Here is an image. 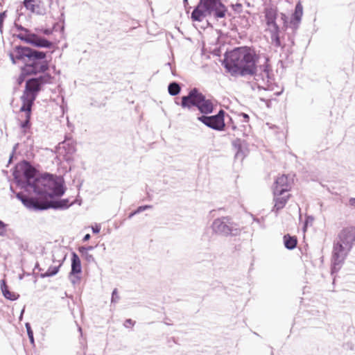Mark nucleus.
I'll list each match as a JSON object with an SVG mask.
<instances>
[{
  "mask_svg": "<svg viewBox=\"0 0 355 355\" xmlns=\"http://www.w3.org/2000/svg\"><path fill=\"white\" fill-rule=\"evenodd\" d=\"M226 69L232 76L253 75L257 58L253 50L247 46L236 48L227 55Z\"/></svg>",
  "mask_w": 355,
  "mask_h": 355,
  "instance_id": "nucleus-1",
  "label": "nucleus"
},
{
  "mask_svg": "<svg viewBox=\"0 0 355 355\" xmlns=\"http://www.w3.org/2000/svg\"><path fill=\"white\" fill-rule=\"evenodd\" d=\"M52 76L49 73H44L37 78H30L26 82L25 89L21 96L22 105L20 111L25 112V119L21 123L22 128L30 126V119L32 106L42 87L51 82Z\"/></svg>",
  "mask_w": 355,
  "mask_h": 355,
  "instance_id": "nucleus-2",
  "label": "nucleus"
},
{
  "mask_svg": "<svg viewBox=\"0 0 355 355\" xmlns=\"http://www.w3.org/2000/svg\"><path fill=\"white\" fill-rule=\"evenodd\" d=\"M16 58L26 60V64L22 68L24 73L37 74L44 73L49 69V62L46 60V53L30 47L17 46L15 47Z\"/></svg>",
  "mask_w": 355,
  "mask_h": 355,
  "instance_id": "nucleus-3",
  "label": "nucleus"
},
{
  "mask_svg": "<svg viewBox=\"0 0 355 355\" xmlns=\"http://www.w3.org/2000/svg\"><path fill=\"white\" fill-rule=\"evenodd\" d=\"M33 190L34 193L43 198H51L62 196L65 191L63 179L52 175L40 177L35 182Z\"/></svg>",
  "mask_w": 355,
  "mask_h": 355,
  "instance_id": "nucleus-4",
  "label": "nucleus"
},
{
  "mask_svg": "<svg viewBox=\"0 0 355 355\" xmlns=\"http://www.w3.org/2000/svg\"><path fill=\"white\" fill-rule=\"evenodd\" d=\"M180 105L182 108L188 110L196 107L203 114H211L214 110L212 101L206 98L205 96L197 88L191 89L188 95L182 97Z\"/></svg>",
  "mask_w": 355,
  "mask_h": 355,
  "instance_id": "nucleus-5",
  "label": "nucleus"
},
{
  "mask_svg": "<svg viewBox=\"0 0 355 355\" xmlns=\"http://www.w3.org/2000/svg\"><path fill=\"white\" fill-rule=\"evenodd\" d=\"M211 227L214 233L224 236H236L241 232L239 225L228 216L214 219Z\"/></svg>",
  "mask_w": 355,
  "mask_h": 355,
  "instance_id": "nucleus-6",
  "label": "nucleus"
},
{
  "mask_svg": "<svg viewBox=\"0 0 355 355\" xmlns=\"http://www.w3.org/2000/svg\"><path fill=\"white\" fill-rule=\"evenodd\" d=\"M351 250V248L337 240L334 242L332 252L331 270L333 272L340 269V266L344 262Z\"/></svg>",
  "mask_w": 355,
  "mask_h": 355,
  "instance_id": "nucleus-7",
  "label": "nucleus"
},
{
  "mask_svg": "<svg viewBox=\"0 0 355 355\" xmlns=\"http://www.w3.org/2000/svg\"><path fill=\"white\" fill-rule=\"evenodd\" d=\"M303 15V6L302 4L301 1H299L295 8V10L292 14L290 21H288V17L286 14L282 12L280 13L281 20L283 22L284 27L285 28H291L293 31H295L298 28L299 25L301 22L302 17Z\"/></svg>",
  "mask_w": 355,
  "mask_h": 355,
  "instance_id": "nucleus-8",
  "label": "nucleus"
},
{
  "mask_svg": "<svg viewBox=\"0 0 355 355\" xmlns=\"http://www.w3.org/2000/svg\"><path fill=\"white\" fill-rule=\"evenodd\" d=\"M200 2L208 15L213 14L216 18L225 17L227 9L220 0H200Z\"/></svg>",
  "mask_w": 355,
  "mask_h": 355,
  "instance_id": "nucleus-9",
  "label": "nucleus"
},
{
  "mask_svg": "<svg viewBox=\"0 0 355 355\" xmlns=\"http://www.w3.org/2000/svg\"><path fill=\"white\" fill-rule=\"evenodd\" d=\"M253 75H254V80L259 89L265 90L268 89L272 80L267 64L261 66L259 70L256 69Z\"/></svg>",
  "mask_w": 355,
  "mask_h": 355,
  "instance_id": "nucleus-10",
  "label": "nucleus"
},
{
  "mask_svg": "<svg viewBox=\"0 0 355 355\" xmlns=\"http://www.w3.org/2000/svg\"><path fill=\"white\" fill-rule=\"evenodd\" d=\"M225 112L220 110L218 113L214 116H200L198 120L203 123L205 125L216 130H222L225 127L224 121Z\"/></svg>",
  "mask_w": 355,
  "mask_h": 355,
  "instance_id": "nucleus-11",
  "label": "nucleus"
},
{
  "mask_svg": "<svg viewBox=\"0 0 355 355\" xmlns=\"http://www.w3.org/2000/svg\"><path fill=\"white\" fill-rule=\"evenodd\" d=\"M291 188V182L288 180V176L282 175L278 177L273 187V194L284 195L288 193Z\"/></svg>",
  "mask_w": 355,
  "mask_h": 355,
  "instance_id": "nucleus-12",
  "label": "nucleus"
},
{
  "mask_svg": "<svg viewBox=\"0 0 355 355\" xmlns=\"http://www.w3.org/2000/svg\"><path fill=\"white\" fill-rule=\"evenodd\" d=\"M21 168L26 181V186L33 189L35 182L40 178L36 175V170L27 162L21 165Z\"/></svg>",
  "mask_w": 355,
  "mask_h": 355,
  "instance_id": "nucleus-13",
  "label": "nucleus"
},
{
  "mask_svg": "<svg viewBox=\"0 0 355 355\" xmlns=\"http://www.w3.org/2000/svg\"><path fill=\"white\" fill-rule=\"evenodd\" d=\"M76 151V145L71 139L65 140L59 144L58 153L60 155H63L65 160L67 162L73 159V155Z\"/></svg>",
  "mask_w": 355,
  "mask_h": 355,
  "instance_id": "nucleus-14",
  "label": "nucleus"
},
{
  "mask_svg": "<svg viewBox=\"0 0 355 355\" xmlns=\"http://www.w3.org/2000/svg\"><path fill=\"white\" fill-rule=\"evenodd\" d=\"M16 197L21 200L23 205L30 209L34 210H45L46 206H42V202L33 198H28L22 193H17Z\"/></svg>",
  "mask_w": 355,
  "mask_h": 355,
  "instance_id": "nucleus-15",
  "label": "nucleus"
},
{
  "mask_svg": "<svg viewBox=\"0 0 355 355\" xmlns=\"http://www.w3.org/2000/svg\"><path fill=\"white\" fill-rule=\"evenodd\" d=\"M336 240L352 249L355 243V230L352 227L343 230Z\"/></svg>",
  "mask_w": 355,
  "mask_h": 355,
  "instance_id": "nucleus-16",
  "label": "nucleus"
},
{
  "mask_svg": "<svg viewBox=\"0 0 355 355\" xmlns=\"http://www.w3.org/2000/svg\"><path fill=\"white\" fill-rule=\"evenodd\" d=\"M73 204V202H69L68 199H62L51 202H42V206L47 207L46 209L49 208H53L55 209H66Z\"/></svg>",
  "mask_w": 355,
  "mask_h": 355,
  "instance_id": "nucleus-17",
  "label": "nucleus"
},
{
  "mask_svg": "<svg viewBox=\"0 0 355 355\" xmlns=\"http://www.w3.org/2000/svg\"><path fill=\"white\" fill-rule=\"evenodd\" d=\"M28 44H31L36 47L40 48H51L53 43L45 38L40 37L35 33L31 34V38L28 40Z\"/></svg>",
  "mask_w": 355,
  "mask_h": 355,
  "instance_id": "nucleus-18",
  "label": "nucleus"
},
{
  "mask_svg": "<svg viewBox=\"0 0 355 355\" xmlns=\"http://www.w3.org/2000/svg\"><path fill=\"white\" fill-rule=\"evenodd\" d=\"M265 19L268 28L278 26L276 23L277 17V10L272 8L265 9Z\"/></svg>",
  "mask_w": 355,
  "mask_h": 355,
  "instance_id": "nucleus-19",
  "label": "nucleus"
},
{
  "mask_svg": "<svg viewBox=\"0 0 355 355\" xmlns=\"http://www.w3.org/2000/svg\"><path fill=\"white\" fill-rule=\"evenodd\" d=\"M273 196L275 205L272 209V211L277 212L279 210L283 209L285 207L288 198H290V195L288 193H284V195L273 194Z\"/></svg>",
  "mask_w": 355,
  "mask_h": 355,
  "instance_id": "nucleus-20",
  "label": "nucleus"
},
{
  "mask_svg": "<svg viewBox=\"0 0 355 355\" xmlns=\"http://www.w3.org/2000/svg\"><path fill=\"white\" fill-rule=\"evenodd\" d=\"M207 15V12L205 11L202 5H200V2L199 1L198 6L193 10L191 17L193 21H202Z\"/></svg>",
  "mask_w": 355,
  "mask_h": 355,
  "instance_id": "nucleus-21",
  "label": "nucleus"
},
{
  "mask_svg": "<svg viewBox=\"0 0 355 355\" xmlns=\"http://www.w3.org/2000/svg\"><path fill=\"white\" fill-rule=\"evenodd\" d=\"M272 44L276 47L283 46L280 40L279 26L268 28Z\"/></svg>",
  "mask_w": 355,
  "mask_h": 355,
  "instance_id": "nucleus-22",
  "label": "nucleus"
},
{
  "mask_svg": "<svg viewBox=\"0 0 355 355\" xmlns=\"http://www.w3.org/2000/svg\"><path fill=\"white\" fill-rule=\"evenodd\" d=\"M71 275H78L82 272L81 262L79 257L76 252L71 254Z\"/></svg>",
  "mask_w": 355,
  "mask_h": 355,
  "instance_id": "nucleus-23",
  "label": "nucleus"
},
{
  "mask_svg": "<svg viewBox=\"0 0 355 355\" xmlns=\"http://www.w3.org/2000/svg\"><path fill=\"white\" fill-rule=\"evenodd\" d=\"M1 290L3 293V295L8 300L13 301L16 300L19 297L18 294L13 292H10L8 290V287L6 285V281L4 279H2L1 281Z\"/></svg>",
  "mask_w": 355,
  "mask_h": 355,
  "instance_id": "nucleus-24",
  "label": "nucleus"
},
{
  "mask_svg": "<svg viewBox=\"0 0 355 355\" xmlns=\"http://www.w3.org/2000/svg\"><path fill=\"white\" fill-rule=\"evenodd\" d=\"M297 239L295 236H291L289 234H286L284 236V243L285 248L288 250L294 249L297 245Z\"/></svg>",
  "mask_w": 355,
  "mask_h": 355,
  "instance_id": "nucleus-25",
  "label": "nucleus"
},
{
  "mask_svg": "<svg viewBox=\"0 0 355 355\" xmlns=\"http://www.w3.org/2000/svg\"><path fill=\"white\" fill-rule=\"evenodd\" d=\"M60 266H61V263H60L57 266H51L46 272L40 273V277L45 278V277H52V276L55 275L58 272Z\"/></svg>",
  "mask_w": 355,
  "mask_h": 355,
  "instance_id": "nucleus-26",
  "label": "nucleus"
},
{
  "mask_svg": "<svg viewBox=\"0 0 355 355\" xmlns=\"http://www.w3.org/2000/svg\"><path fill=\"white\" fill-rule=\"evenodd\" d=\"M181 88L176 82L171 83L168 87V91L170 95L176 96L180 92Z\"/></svg>",
  "mask_w": 355,
  "mask_h": 355,
  "instance_id": "nucleus-27",
  "label": "nucleus"
},
{
  "mask_svg": "<svg viewBox=\"0 0 355 355\" xmlns=\"http://www.w3.org/2000/svg\"><path fill=\"white\" fill-rule=\"evenodd\" d=\"M78 250L81 253L83 259H85L87 262L91 263L94 261V257L92 254H89L88 252H86L85 247H80Z\"/></svg>",
  "mask_w": 355,
  "mask_h": 355,
  "instance_id": "nucleus-28",
  "label": "nucleus"
},
{
  "mask_svg": "<svg viewBox=\"0 0 355 355\" xmlns=\"http://www.w3.org/2000/svg\"><path fill=\"white\" fill-rule=\"evenodd\" d=\"M26 331H27V334H28V338L30 340V342L32 343V344H34V337H33V332L31 329V325L29 323H26Z\"/></svg>",
  "mask_w": 355,
  "mask_h": 355,
  "instance_id": "nucleus-29",
  "label": "nucleus"
},
{
  "mask_svg": "<svg viewBox=\"0 0 355 355\" xmlns=\"http://www.w3.org/2000/svg\"><path fill=\"white\" fill-rule=\"evenodd\" d=\"M34 0H24V5L26 8V9L31 10V12H34L35 9V5L33 3Z\"/></svg>",
  "mask_w": 355,
  "mask_h": 355,
  "instance_id": "nucleus-30",
  "label": "nucleus"
},
{
  "mask_svg": "<svg viewBox=\"0 0 355 355\" xmlns=\"http://www.w3.org/2000/svg\"><path fill=\"white\" fill-rule=\"evenodd\" d=\"M69 279L72 284L75 285L80 282V277L78 275H71V272L69 273Z\"/></svg>",
  "mask_w": 355,
  "mask_h": 355,
  "instance_id": "nucleus-31",
  "label": "nucleus"
},
{
  "mask_svg": "<svg viewBox=\"0 0 355 355\" xmlns=\"http://www.w3.org/2000/svg\"><path fill=\"white\" fill-rule=\"evenodd\" d=\"M119 300V296L118 295V291L116 288H114L112 293L111 303H116Z\"/></svg>",
  "mask_w": 355,
  "mask_h": 355,
  "instance_id": "nucleus-32",
  "label": "nucleus"
},
{
  "mask_svg": "<svg viewBox=\"0 0 355 355\" xmlns=\"http://www.w3.org/2000/svg\"><path fill=\"white\" fill-rule=\"evenodd\" d=\"M27 34L26 35H23V34H19L17 35V37L19 39H20L22 41H24L26 42V43H28V40H30L31 38V33H26Z\"/></svg>",
  "mask_w": 355,
  "mask_h": 355,
  "instance_id": "nucleus-33",
  "label": "nucleus"
},
{
  "mask_svg": "<svg viewBox=\"0 0 355 355\" xmlns=\"http://www.w3.org/2000/svg\"><path fill=\"white\" fill-rule=\"evenodd\" d=\"M7 226L2 220H0V236H4L6 235L5 228Z\"/></svg>",
  "mask_w": 355,
  "mask_h": 355,
  "instance_id": "nucleus-34",
  "label": "nucleus"
},
{
  "mask_svg": "<svg viewBox=\"0 0 355 355\" xmlns=\"http://www.w3.org/2000/svg\"><path fill=\"white\" fill-rule=\"evenodd\" d=\"M152 208V206L151 205H144V206H140L136 210H135V213H137V214H139L146 209H151Z\"/></svg>",
  "mask_w": 355,
  "mask_h": 355,
  "instance_id": "nucleus-35",
  "label": "nucleus"
},
{
  "mask_svg": "<svg viewBox=\"0 0 355 355\" xmlns=\"http://www.w3.org/2000/svg\"><path fill=\"white\" fill-rule=\"evenodd\" d=\"M6 12H3L0 13V32H2L3 28V22L4 19L6 18Z\"/></svg>",
  "mask_w": 355,
  "mask_h": 355,
  "instance_id": "nucleus-36",
  "label": "nucleus"
},
{
  "mask_svg": "<svg viewBox=\"0 0 355 355\" xmlns=\"http://www.w3.org/2000/svg\"><path fill=\"white\" fill-rule=\"evenodd\" d=\"M26 75H28V74L27 73H24L23 71H21V75L17 78V82H18L19 85H21L24 82V77H25Z\"/></svg>",
  "mask_w": 355,
  "mask_h": 355,
  "instance_id": "nucleus-37",
  "label": "nucleus"
},
{
  "mask_svg": "<svg viewBox=\"0 0 355 355\" xmlns=\"http://www.w3.org/2000/svg\"><path fill=\"white\" fill-rule=\"evenodd\" d=\"M15 27L18 30V31H24L26 33H28V30L26 28H24L21 25H19V24H15Z\"/></svg>",
  "mask_w": 355,
  "mask_h": 355,
  "instance_id": "nucleus-38",
  "label": "nucleus"
},
{
  "mask_svg": "<svg viewBox=\"0 0 355 355\" xmlns=\"http://www.w3.org/2000/svg\"><path fill=\"white\" fill-rule=\"evenodd\" d=\"M15 53H16V52L15 51ZM9 57L12 61V64H16V60H18L17 58H16V54H14L12 53H9Z\"/></svg>",
  "mask_w": 355,
  "mask_h": 355,
  "instance_id": "nucleus-39",
  "label": "nucleus"
},
{
  "mask_svg": "<svg viewBox=\"0 0 355 355\" xmlns=\"http://www.w3.org/2000/svg\"><path fill=\"white\" fill-rule=\"evenodd\" d=\"M135 324V322H133L131 319H127L125 321V327H128L129 325H134Z\"/></svg>",
  "mask_w": 355,
  "mask_h": 355,
  "instance_id": "nucleus-40",
  "label": "nucleus"
},
{
  "mask_svg": "<svg viewBox=\"0 0 355 355\" xmlns=\"http://www.w3.org/2000/svg\"><path fill=\"white\" fill-rule=\"evenodd\" d=\"M101 230V227H98V226H96V227H92V232L94 233V234H97L100 232Z\"/></svg>",
  "mask_w": 355,
  "mask_h": 355,
  "instance_id": "nucleus-41",
  "label": "nucleus"
},
{
  "mask_svg": "<svg viewBox=\"0 0 355 355\" xmlns=\"http://www.w3.org/2000/svg\"><path fill=\"white\" fill-rule=\"evenodd\" d=\"M349 205L355 207V198H352L349 200Z\"/></svg>",
  "mask_w": 355,
  "mask_h": 355,
  "instance_id": "nucleus-42",
  "label": "nucleus"
},
{
  "mask_svg": "<svg viewBox=\"0 0 355 355\" xmlns=\"http://www.w3.org/2000/svg\"><path fill=\"white\" fill-rule=\"evenodd\" d=\"M42 32L44 34H45V35H50V34L51 33V32H52V31H51L50 29H47V28H46V29H43V30H42Z\"/></svg>",
  "mask_w": 355,
  "mask_h": 355,
  "instance_id": "nucleus-43",
  "label": "nucleus"
},
{
  "mask_svg": "<svg viewBox=\"0 0 355 355\" xmlns=\"http://www.w3.org/2000/svg\"><path fill=\"white\" fill-rule=\"evenodd\" d=\"M90 239V234H87L84 237H83V241L85 242V241H87L89 239Z\"/></svg>",
  "mask_w": 355,
  "mask_h": 355,
  "instance_id": "nucleus-44",
  "label": "nucleus"
},
{
  "mask_svg": "<svg viewBox=\"0 0 355 355\" xmlns=\"http://www.w3.org/2000/svg\"><path fill=\"white\" fill-rule=\"evenodd\" d=\"M136 214H137V213H135V211H133V212H132V213H130V214H129L128 218H131L133 216H135V215H136Z\"/></svg>",
  "mask_w": 355,
  "mask_h": 355,
  "instance_id": "nucleus-45",
  "label": "nucleus"
},
{
  "mask_svg": "<svg viewBox=\"0 0 355 355\" xmlns=\"http://www.w3.org/2000/svg\"><path fill=\"white\" fill-rule=\"evenodd\" d=\"M242 116H243V118L245 119V120H248L249 119V116L247 114H245V113H243L242 114Z\"/></svg>",
  "mask_w": 355,
  "mask_h": 355,
  "instance_id": "nucleus-46",
  "label": "nucleus"
},
{
  "mask_svg": "<svg viewBox=\"0 0 355 355\" xmlns=\"http://www.w3.org/2000/svg\"><path fill=\"white\" fill-rule=\"evenodd\" d=\"M85 248H86V252H89V250H93V247L92 246L85 247Z\"/></svg>",
  "mask_w": 355,
  "mask_h": 355,
  "instance_id": "nucleus-47",
  "label": "nucleus"
},
{
  "mask_svg": "<svg viewBox=\"0 0 355 355\" xmlns=\"http://www.w3.org/2000/svg\"><path fill=\"white\" fill-rule=\"evenodd\" d=\"M35 268H37L40 271H43V269H42V268H40L39 267V264H38V263H37V264L35 265Z\"/></svg>",
  "mask_w": 355,
  "mask_h": 355,
  "instance_id": "nucleus-48",
  "label": "nucleus"
},
{
  "mask_svg": "<svg viewBox=\"0 0 355 355\" xmlns=\"http://www.w3.org/2000/svg\"><path fill=\"white\" fill-rule=\"evenodd\" d=\"M18 144H16L13 148V152L16 150Z\"/></svg>",
  "mask_w": 355,
  "mask_h": 355,
  "instance_id": "nucleus-49",
  "label": "nucleus"
},
{
  "mask_svg": "<svg viewBox=\"0 0 355 355\" xmlns=\"http://www.w3.org/2000/svg\"><path fill=\"white\" fill-rule=\"evenodd\" d=\"M183 1H184V4L188 3V0H183Z\"/></svg>",
  "mask_w": 355,
  "mask_h": 355,
  "instance_id": "nucleus-50",
  "label": "nucleus"
},
{
  "mask_svg": "<svg viewBox=\"0 0 355 355\" xmlns=\"http://www.w3.org/2000/svg\"><path fill=\"white\" fill-rule=\"evenodd\" d=\"M236 157H239V151L237 152V153L236 154Z\"/></svg>",
  "mask_w": 355,
  "mask_h": 355,
  "instance_id": "nucleus-51",
  "label": "nucleus"
},
{
  "mask_svg": "<svg viewBox=\"0 0 355 355\" xmlns=\"http://www.w3.org/2000/svg\"><path fill=\"white\" fill-rule=\"evenodd\" d=\"M78 330L81 332V330H82V329H81V327H78Z\"/></svg>",
  "mask_w": 355,
  "mask_h": 355,
  "instance_id": "nucleus-52",
  "label": "nucleus"
}]
</instances>
